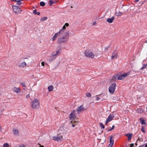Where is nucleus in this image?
Instances as JSON below:
<instances>
[{"mask_svg": "<svg viewBox=\"0 0 147 147\" xmlns=\"http://www.w3.org/2000/svg\"><path fill=\"white\" fill-rule=\"evenodd\" d=\"M39 145H40V144H38ZM40 146L39 147H44V146H41V145H40Z\"/></svg>", "mask_w": 147, "mask_h": 147, "instance_id": "51", "label": "nucleus"}, {"mask_svg": "<svg viewBox=\"0 0 147 147\" xmlns=\"http://www.w3.org/2000/svg\"><path fill=\"white\" fill-rule=\"evenodd\" d=\"M147 66V64H144L143 65L142 67H141L140 69L141 70H142L143 69H144V68H145Z\"/></svg>", "mask_w": 147, "mask_h": 147, "instance_id": "28", "label": "nucleus"}, {"mask_svg": "<svg viewBox=\"0 0 147 147\" xmlns=\"http://www.w3.org/2000/svg\"><path fill=\"white\" fill-rule=\"evenodd\" d=\"M30 97V96L29 94H28L26 96V98H29Z\"/></svg>", "mask_w": 147, "mask_h": 147, "instance_id": "41", "label": "nucleus"}, {"mask_svg": "<svg viewBox=\"0 0 147 147\" xmlns=\"http://www.w3.org/2000/svg\"><path fill=\"white\" fill-rule=\"evenodd\" d=\"M85 55L87 57L93 58L94 55L93 53L90 50H86L84 52Z\"/></svg>", "mask_w": 147, "mask_h": 147, "instance_id": "3", "label": "nucleus"}, {"mask_svg": "<svg viewBox=\"0 0 147 147\" xmlns=\"http://www.w3.org/2000/svg\"><path fill=\"white\" fill-rule=\"evenodd\" d=\"M47 19V18L46 17H45L43 18H41L40 20L41 21L45 20Z\"/></svg>", "mask_w": 147, "mask_h": 147, "instance_id": "34", "label": "nucleus"}, {"mask_svg": "<svg viewBox=\"0 0 147 147\" xmlns=\"http://www.w3.org/2000/svg\"><path fill=\"white\" fill-rule=\"evenodd\" d=\"M114 117L113 114H110L108 116L107 119H106L105 123V125H107L108 123L112 121Z\"/></svg>", "mask_w": 147, "mask_h": 147, "instance_id": "8", "label": "nucleus"}, {"mask_svg": "<svg viewBox=\"0 0 147 147\" xmlns=\"http://www.w3.org/2000/svg\"><path fill=\"white\" fill-rule=\"evenodd\" d=\"M115 19L114 17L113 16L111 18H108L107 21L109 23H111L113 22L114 20Z\"/></svg>", "mask_w": 147, "mask_h": 147, "instance_id": "17", "label": "nucleus"}, {"mask_svg": "<svg viewBox=\"0 0 147 147\" xmlns=\"http://www.w3.org/2000/svg\"><path fill=\"white\" fill-rule=\"evenodd\" d=\"M13 134L16 136H18L19 134L18 130L14 128L13 129Z\"/></svg>", "mask_w": 147, "mask_h": 147, "instance_id": "13", "label": "nucleus"}, {"mask_svg": "<svg viewBox=\"0 0 147 147\" xmlns=\"http://www.w3.org/2000/svg\"><path fill=\"white\" fill-rule=\"evenodd\" d=\"M3 147H9V145L7 143H5L3 145Z\"/></svg>", "mask_w": 147, "mask_h": 147, "instance_id": "30", "label": "nucleus"}, {"mask_svg": "<svg viewBox=\"0 0 147 147\" xmlns=\"http://www.w3.org/2000/svg\"><path fill=\"white\" fill-rule=\"evenodd\" d=\"M41 65L42 66H44L45 65V63L44 62H42L41 63Z\"/></svg>", "mask_w": 147, "mask_h": 147, "instance_id": "45", "label": "nucleus"}, {"mask_svg": "<svg viewBox=\"0 0 147 147\" xmlns=\"http://www.w3.org/2000/svg\"><path fill=\"white\" fill-rule=\"evenodd\" d=\"M145 42L146 43H147V40L145 41Z\"/></svg>", "mask_w": 147, "mask_h": 147, "instance_id": "54", "label": "nucleus"}, {"mask_svg": "<svg viewBox=\"0 0 147 147\" xmlns=\"http://www.w3.org/2000/svg\"><path fill=\"white\" fill-rule=\"evenodd\" d=\"M100 99V98L99 97H96V100H98Z\"/></svg>", "mask_w": 147, "mask_h": 147, "instance_id": "43", "label": "nucleus"}, {"mask_svg": "<svg viewBox=\"0 0 147 147\" xmlns=\"http://www.w3.org/2000/svg\"><path fill=\"white\" fill-rule=\"evenodd\" d=\"M36 14L37 15H39L40 14V13L39 12H38Z\"/></svg>", "mask_w": 147, "mask_h": 147, "instance_id": "46", "label": "nucleus"}, {"mask_svg": "<svg viewBox=\"0 0 147 147\" xmlns=\"http://www.w3.org/2000/svg\"><path fill=\"white\" fill-rule=\"evenodd\" d=\"M139 0H136L135 1V2H138L139 1Z\"/></svg>", "mask_w": 147, "mask_h": 147, "instance_id": "49", "label": "nucleus"}, {"mask_svg": "<svg viewBox=\"0 0 147 147\" xmlns=\"http://www.w3.org/2000/svg\"><path fill=\"white\" fill-rule=\"evenodd\" d=\"M13 8L14 12L17 14L20 13L22 11L21 9L18 6L13 5Z\"/></svg>", "mask_w": 147, "mask_h": 147, "instance_id": "6", "label": "nucleus"}, {"mask_svg": "<svg viewBox=\"0 0 147 147\" xmlns=\"http://www.w3.org/2000/svg\"><path fill=\"white\" fill-rule=\"evenodd\" d=\"M39 107V100L37 99H35L32 103V108L37 109Z\"/></svg>", "mask_w": 147, "mask_h": 147, "instance_id": "2", "label": "nucleus"}, {"mask_svg": "<svg viewBox=\"0 0 147 147\" xmlns=\"http://www.w3.org/2000/svg\"><path fill=\"white\" fill-rule=\"evenodd\" d=\"M56 58L55 57L51 55L49 57V61H53Z\"/></svg>", "mask_w": 147, "mask_h": 147, "instance_id": "21", "label": "nucleus"}, {"mask_svg": "<svg viewBox=\"0 0 147 147\" xmlns=\"http://www.w3.org/2000/svg\"><path fill=\"white\" fill-rule=\"evenodd\" d=\"M122 13L121 12L119 11L116 10L115 12V15L117 16H120L122 15Z\"/></svg>", "mask_w": 147, "mask_h": 147, "instance_id": "20", "label": "nucleus"}, {"mask_svg": "<svg viewBox=\"0 0 147 147\" xmlns=\"http://www.w3.org/2000/svg\"><path fill=\"white\" fill-rule=\"evenodd\" d=\"M71 8H72V6H71Z\"/></svg>", "mask_w": 147, "mask_h": 147, "instance_id": "56", "label": "nucleus"}, {"mask_svg": "<svg viewBox=\"0 0 147 147\" xmlns=\"http://www.w3.org/2000/svg\"><path fill=\"white\" fill-rule=\"evenodd\" d=\"M115 127V126L114 125H113L112 127L111 128H110L109 129H108V131H111V130H112L113 129L114 127Z\"/></svg>", "mask_w": 147, "mask_h": 147, "instance_id": "32", "label": "nucleus"}, {"mask_svg": "<svg viewBox=\"0 0 147 147\" xmlns=\"http://www.w3.org/2000/svg\"><path fill=\"white\" fill-rule=\"evenodd\" d=\"M56 3V2H55L54 1H52V0H50L49 1V3L50 4V6H51L52 5L53 3Z\"/></svg>", "mask_w": 147, "mask_h": 147, "instance_id": "31", "label": "nucleus"}, {"mask_svg": "<svg viewBox=\"0 0 147 147\" xmlns=\"http://www.w3.org/2000/svg\"><path fill=\"white\" fill-rule=\"evenodd\" d=\"M134 146V144H131L130 145V147H133Z\"/></svg>", "mask_w": 147, "mask_h": 147, "instance_id": "42", "label": "nucleus"}, {"mask_svg": "<svg viewBox=\"0 0 147 147\" xmlns=\"http://www.w3.org/2000/svg\"><path fill=\"white\" fill-rule=\"evenodd\" d=\"M40 5L42 7L44 6L45 5V3L43 1L40 2Z\"/></svg>", "mask_w": 147, "mask_h": 147, "instance_id": "29", "label": "nucleus"}, {"mask_svg": "<svg viewBox=\"0 0 147 147\" xmlns=\"http://www.w3.org/2000/svg\"><path fill=\"white\" fill-rule=\"evenodd\" d=\"M11 1H16V0H11Z\"/></svg>", "mask_w": 147, "mask_h": 147, "instance_id": "50", "label": "nucleus"}, {"mask_svg": "<svg viewBox=\"0 0 147 147\" xmlns=\"http://www.w3.org/2000/svg\"><path fill=\"white\" fill-rule=\"evenodd\" d=\"M17 2L18 3H16V5L18 6H20L22 4V3L21 1Z\"/></svg>", "mask_w": 147, "mask_h": 147, "instance_id": "37", "label": "nucleus"}, {"mask_svg": "<svg viewBox=\"0 0 147 147\" xmlns=\"http://www.w3.org/2000/svg\"><path fill=\"white\" fill-rule=\"evenodd\" d=\"M21 84L22 86L23 87L25 86V83H21Z\"/></svg>", "mask_w": 147, "mask_h": 147, "instance_id": "40", "label": "nucleus"}, {"mask_svg": "<svg viewBox=\"0 0 147 147\" xmlns=\"http://www.w3.org/2000/svg\"><path fill=\"white\" fill-rule=\"evenodd\" d=\"M65 25L66 26H69V24L68 23H66L65 24Z\"/></svg>", "mask_w": 147, "mask_h": 147, "instance_id": "44", "label": "nucleus"}, {"mask_svg": "<svg viewBox=\"0 0 147 147\" xmlns=\"http://www.w3.org/2000/svg\"><path fill=\"white\" fill-rule=\"evenodd\" d=\"M48 89L49 91H51L53 90V87L52 85L48 87Z\"/></svg>", "mask_w": 147, "mask_h": 147, "instance_id": "22", "label": "nucleus"}, {"mask_svg": "<svg viewBox=\"0 0 147 147\" xmlns=\"http://www.w3.org/2000/svg\"><path fill=\"white\" fill-rule=\"evenodd\" d=\"M53 138L54 140L58 142L61 141L63 140V136L60 134H57V136H53Z\"/></svg>", "mask_w": 147, "mask_h": 147, "instance_id": "4", "label": "nucleus"}, {"mask_svg": "<svg viewBox=\"0 0 147 147\" xmlns=\"http://www.w3.org/2000/svg\"><path fill=\"white\" fill-rule=\"evenodd\" d=\"M37 13V11L36 9H35L33 11V13L35 14H36Z\"/></svg>", "mask_w": 147, "mask_h": 147, "instance_id": "39", "label": "nucleus"}, {"mask_svg": "<svg viewBox=\"0 0 147 147\" xmlns=\"http://www.w3.org/2000/svg\"><path fill=\"white\" fill-rule=\"evenodd\" d=\"M61 31H61H59V32L55 34L53 36V38H52V40L53 41H54L57 38V37L60 35L61 34V32H62Z\"/></svg>", "mask_w": 147, "mask_h": 147, "instance_id": "10", "label": "nucleus"}, {"mask_svg": "<svg viewBox=\"0 0 147 147\" xmlns=\"http://www.w3.org/2000/svg\"><path fill=\"white\" fill-rule=\"evenodd\" d=\"M96 24V22H94L93 23V25H95Z\"/></svg>", "mask_w": 147, "mask_h": 147, "instance_id": "48", "label": "nucleus"}, {"mask_svg": "<svg viewBox=\"0 0 147 147\" xmlns=\"http://www.w3.org/2000/svg\"><path fill=\"white\" fill-rule=\"evenodd\" d=\"M78 122L76 121H75L74 123L71 124V125L73 127H74L76 125H77Z\"/></svg>", "mask_w": 147, "mask_h": 147, "instance_id": "24", "label": "nucleus"}, {"mask_svg": "<svg viewBox=\"0 0 147 147\" xmlns=\"http://www.w3.org/2000/svg\"><path fill=\"white\" fill-rule=\"evenodd\" d=\"M125 136L128 137V140L129 141L131 139L132 136V134L131 133L127 134H125Z\"/></svg>", "mask_w": 147, "mask_h": 147, "instance_id": "15", "label": "nucleus"}, {"mask_svg": "<svg viewBox=\"0 0 147 147\" xmlns=\"http://www.w3.org/2000/svg\"><path fill=\"white\" fill-rule=\"evenodd\" d=\"M85 110V109H84V106L82 105L78 107L77 110V111L78 113L79 114L82 111Z\"/></svg>", "mask_w": 147, "mask_h": 147, "instance_id": "11", "label": "nucleus"}, {"mask_svg": "<svg viewBox=\"0 0 147 147\" xmlns=\"http://www.w3.org/2000/svg\"><path fill=\"white\" fill-rule=\"evenodd\" d=\"M59 50L57 51H54L52 53L51 55L56 58L57 57V55L59 54Z\"/></svg>", "mask_w": 147, "mask_h": 147, "instance_id": "16", "label": "nucleus"}, {"mask_svg": "<svg viewBox=\"0 0 147 147\" xmlns=\"http://www.w3.org/2000/svg\"><path fill=\"white\" fill-rule=\"evenodd\" d=\"M19 147H26L25 145L24 144H20L18 145Z\"/></svg>", "mask_w": 147, "mask_h": 147, "instance_id": "35", "label": "nucleus"}, {"mask_svg": "<svg viewBox=\"0 0 147 147\" xmlns=\"http://www.w3.org/2000/svg\"><path fill=\"white\" fill-rule=\"evenodd\" d=\"M1 130V126H0V130Z\"/></svg>", "mask_w": 147, "mask_h": 147, "instance_id": "53", "label": "nucleus"}, {"mask_svg": "<svg viewBox=\"0 0 147 147\" xmlns=\"http://www.w3.org/2000/svg\"><path fill=\"white\" fill-rule=\"evenodd\" d=\"M27 64L25 62H23L21 63L19 65V67L21 68H23L26 66Z\"/></svg>", "mask_w": 147, "mask_h": 147, "instance_id": "12", "label": "nucleus"}, {"mask_svg": "<svg viewBox=\"0 0 147 147\" xmlns=\"http://www.w3.org/2000/svg\"><path fill=\"white\" fill-rule=\"evenodd\" d=\"M130 73V72L128 71L126 73H124L123 74L119 76L118 78V80H123Z\"/></svg>", "mask_w": 147, "mask_h": 147, "instance_id": "7", "label": "nucleus"}, {"mask_svg": "<svg viewBox=\"0 0 147 147\" xmlns=\"http://www.w3.org/2000/svg\"><path fill=\"white\" fill-rule=\"evenodd\" d=\"M113 145H111V144H109V146H108V147H112Z\"/></svg>", "mask_w": 147, "mask_h": 147, "instance_id": "47", "label": "nucleus"}, {"mask_svg": "<svg viewBox=\"0 0 147 147\" xmlns=\"http://www.w3.org/2000/svg\"><path fill=\"white\" fill-rule=\"evenodd\" d=\"M118 53L117 52H113L112 54V59H116L117 57Z\"/></svg>", "mask_w": 147, "mask_h": 147, "instance_id": "14", "label": "nucleus"}, {"mask_svg": "<svg viewBox=\"0 0 147 147\" xmlns=\"http://www.w3.org/2000/svg\"><path fill=\"white\" fill-rule=\"evenodd\" d=\"M99 124L100 127H102L103 129L105 128V126L102 123H100Z\"/></svg>", "mask_w": 147, "mask_h": 147, "instance_id": "33", "label": "nucleus"}, {"mask_svg": "<svg viewBox=\"0 0 147 147\" xmlns=\"http://www.w3.org/2000/svg\"><path fill=\"white\" fill-rule=\"evenodd\" d=\"M66 28V27H65V26L64 25V26H63V28L61 29L60 31H61V30H62V32H61V34L62 33H64V32H63L64 31V30Z\"/></svg>", "mask_w": 147, "mask_h": 147, "instance_id": "23", "label": "nucleus"}, {"mask_svg": "<svg viewBox=\"0 0 147 147\" xmlns=\"http://www.w3.org/2000/svg\"><path fill=\"white\" fill-rule=\"evenodd\" d=\"M116 86V84L114 83L109 86V92L111 94H113L114 93L115 88Z\"/></svg>", "mask_w": 147, "mask_h": 147, "instance_id": "5", "label": "nucleus"}, {"mask_svg": "<svg viewBox=\"0 0 147 147\" xmlns=\"http://www.w3.org/2000/svg\"><path fill=\"white\" fill-rule=\"evenodd\" d=\"M141 131L144 133L145 132V129L143 126H142V127Z\"/></svg>", "mask_w": 147, "mask_h": 147, "instance_id": "38", "label": "nucleus"}, {"mask_svg": "<svg viewBox=\"0 0 147 147\" xmlns=\"http://www.w3.org/2000/svg\"><path fill=\"white\" fill-rule=\"evenodd\" d=\"M13 91L16 93H18L21 90L20 88L14 87L13 89Z\"/></svg>", "mask_w": 147, "mask_h": 147, "instance_id": "18", "label": "nucleus"}, {"mask_svg": "<svg viewBox=\"0 0 147 147\" xmlns=\"http://www.w3.org/2000/svg\"><path fill=\"white\" fill-rule=\"evenodd\" d=\"M135 145H137V143H136Z\"/></svg>", "mask_w": 147, "mask_h": 147, "instance_id": "55", "label": "nucleus"}, {"mask_svg": "<svg viewBox=\"0 0 147 147\" xmlns=\"http://www.w3.org/2000/svg\"><path fill=\"white\" fill-rule=\"evenodd\" d=\"M118 77H119V76H118V75H114L113 77V79H117L118 80Z\"/></svg>", "mask_w": 147, "mask_h": 147, "instance_id": "26", "label": "nucleus"}, {"mask_svg": "<svg viewBox=\"0 0 147 147\" xmlns=\"http://www.w3.org/2000/svg\"><path fill=\"white\" fill-rule=\"evenodd\" d=\"M75 111L74 110L69 115V117L71 120H74V119L76 118V115H75Z\"/></svg>", "mask_w": 147, "mask_h": 147, "instance_id": "9", "label": "nucleus"}, {"mask_svg": "<svg viewBox=\"0 0 147 147\" xmlns=\"http://www.w3.org/2000/svg\"><path fill=\"white\" fill-rule=\"evenodd\" d=\"M145 147H147V143L146 144L145 146Z\"/></svg>", "mask_w": 147, "mask_h": 147, "instance_id": "52", "label": "nucleus"}, {"mask_svg": "<svg viewBox=\"0 0 147 147\" xmlns=\"http://www.w3.org/2000/svg\"><path fill=\"white\" fill-rule=\"evenodd\" d=\"M140 121H141L142 122L141 124L142 125H143V124H146V123H145L144 121V120L142 119L141 118H140Z\"/></svg>", "mask_w": 147, "mask_h": 147, "instance_id": "27", "label": "nucleus"}, {"mask_svg": "<svg viewBox=\"0 0 147 147\" xmlns=\"http://www.w3.org/2000/svg\"><path fill=\"white\" fill-rule=\"evenodd\" d=\"M109 46H108L107 47H106L105 48V52H107L108 51V49L109 48Z\"/></svg>", "mask_w": 147, "mask_h": 147, "instance_id": "25", "label": "nucleus"}, {"mask_svg": "<svg viewBox=\"0 0 147 147\" xmlns=\"http://www.w3.org/2000/svg\"><path fill=\"white\" fill-rule=\"evenodd\" d=\"M109 144L113 145L114 142V140L113 139H112L113 136H109Z\"/></svg>", "mask_w": 147, "mask_h": 147, "instance_id": "19", "label": "nucleus"}, {"mask_svg": "<svg viewBox=\"0 0 147 147\" xmlns=\"http://www.w3.org/2000/svg\"><path fill=\"white\" fill-rule=\"evenodd\" d=\"M86 95L88 97H90L91 96V94L90 93H88L86 94Z\"/></svg>", "mask_w": 147, "mask_h": 147, "instance_id": "36", "label": "nucleus"}, {"mask_svg": "<svg viewBox=\"0 0 147 147\" xmlns=\"http://www.w3.org/2000/svg\"><path fill=\"white\" fill-rule=\"evenodd\" d=\"M69 33L68 31H66L63 33L61 34L57 40V43L60 44L62 43H66L68 40Z\"/></svg>", "mask_w": 147, "mask_h": 147, "instance_id": "1", "label": "nucleus"}]
</instances>
